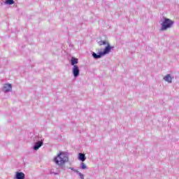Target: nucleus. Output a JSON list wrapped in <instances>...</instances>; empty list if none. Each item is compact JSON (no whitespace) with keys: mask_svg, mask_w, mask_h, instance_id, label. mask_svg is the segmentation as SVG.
Listing matches in <instances>:
<instances>
[{"mask_svg":"<svg viewBox=\"0 0 179 179\" xmlns=\"http://www.w3.org/2000/svg\"><path fill=\"white\" fill-rule=\"evenodd\" d=\"M69 160V157L67 152H60L54 159L55 163H56V164H57L58 166H62L63 164H65V163H67Z\"/></svg>","mask_w":179,"mask_h":179,"instance_id":"1","label":"nucleus"},{"mask_svg":"<svg viewBox=\"0 0 179 179\" xmlns=\"http://www.w3.org/2000/svg\"><path fill=\"white\" fill-rule=\"evenodd\" d=\"M160 24L161 31H166V30H169V29H171V27H173V24H174V21L171 20V19L164 17V20Z\"/></svg>","mask_w":179,"mask_h":179,"instance_id":"2","label":"nucleus"},{"mask_svg":"<svg viewBox=\"0 0 179 179\" xmlns=\"http://www.w3.org/2000/svg\"><path fill=\"white\" fill-rule=\"evenodd\" d=\"M72 73L74 78H78L80 73V70L79 69L78 66H74L72 69Z\"/></svg>","mask_w":179,"mask_h":179,"instance_id":"3","label":"nucleus"},{"mask_svg":"<svg viewBox=\"0 0 179 179\" xmlns=\"http://www.w3.org/2000/svg\"><path fill=\"white\" fill-rule=\"evenodd\" d=\"M114 47L110 45V43H108L107 46L104 48L103 52H101L103 55H106L107 54H110L111 52V50H113Z\"/></svg>","mask_w":179,"mask_h":179,"instance_id":"4","label":"nucleus"},{"mask_svg":"<svg viewBox=\"0 0 179 179\" xmlns=\"http://www.w3.org/2000/svg\"><path fill=\"white\" fill-rule=\"evenodd\" d=\"M12 91V85L11 84H5L3 87V92L4 93H9Z\"/></svg>","mask_w":179,"mask_h":179,"instance_id":"5","label":"nucleus"},{"mask_svg":"<svg viewBox=\"0 0 179 179\" xmlns=\"http://www.w3.org/2000/svg\"><path fill=\"white\" fill-rule=\"evenodd\" d=\"M43 140L38 141L35 143L34 145L33 146L34 150H38L40 149V147L43 146Z\"/></svg>","mask_w":179,"mask_h":179,"instance_id":"6","label":"nucleus"},{"mask_svg":"<svg viewBox=\"0 0 179 179\" xmlns=\"http://www.w3.org/2000/svg\"><path fill=\"white\" fill-rule=\"evenodd\" d=\"M25 178L26 175L23 172H16L15 179H24Z\"/></svg>","mask_w":179,"mask_h":179,"instance_id":"7","label":"nucleus"},{"mask_svg":"<svg viewBox=\"0 0 179 179\" xmlns=\"http://www.w3.org/2000/svg\"><path fill=\"white\" fill-rule=\"evenodd\" d=\"M92 56L94 59H99V58H101L103 55V53H101V52H99L98 55L96 52H92Z\"/></svg>","mask_w":179,"mask_h":179,"instance_id":"8","label":"nucleus"},{"mask_svg":"<svg viewBox=\"0 0 179 179\" xmlns=\"http://www.w3.org/2000/svg\"><path fill=\"white\" fill-rule=\"evenodd\" d=\"M164 80L165 82H168V83H171L173 82V78H171V75L167 74L164 77Z\"/></svg>","mask_w":179,"mask_h":179,"instance_id":"9","label":"nucleus"},{"mask_svg":"<svg viewBox=\"0 0 179 179\" xmlns=\"http://www.w3.org/2000/svg\"><path fill=\"white\" fill-rule=\"evenodd\" d=\"M78 160H80V162H85V160H86V155L84 153H79Z\"/></svg>","mask_w":179,"mask_h":179,"instance_id":"10","label":"nucleus"},{"mask_svg":"<svg viewBox=\"0 0 179 179\" xmlns=\"http://www.w3.org/2000/svg\"><path fill=\"white\" fill-rule=\"evenodd\" d=\"M78 63V59L75 57L71 58V65H72L73 66H78V65H76Z\"/></svg>","mask_w":179,"mask_h":179,"instance_id":"11","label":"nucleus"},{"mask_svg":"<svg viewBox=\"0 0 179 179\" xmlns=\"http://www.w3.org/2000/svg\"><path fill=\"white\" fill-rule=\"evenodd\" d=\"M108 44V43H107V41H100L99 42V45L100 46H101V45H107Z\"/></svg>","mask_w":179,"mask_h":179,"instance_id":"12","label":"nucleus"},{"mask_svg":"<svg viewBox=\"0 0 179 179\" xmlns=\"http://www.w3.org/2000/svg\"><path fill=\"white\" fill-rule=\"evenodd\" d=\"M5 3L7 5H13L15 3V1L13 0H6Z\"/></svg>","mask_w":179,"mask_h":179,"instance_id":"13","label":"nucleus"},{"mask_svg":"<svg viewBox=\"0 0 179 179\" xmlns=\"http://www.w3.org/2000/svg\"><path fill=\"white\" fill-rule=\"evenodd\" d=\"M80 169H82V170H86V169H87V166H86V164H85V163L82 162L80 164Z\"/></svg>","mask_w":179,"mask_h":179,"instance_id":"14","label":"nucleus"},{"mask_svg":"<svg viewBox=\"0 0 179 179\" xmlns=\"http://www.w3.org/2000/svg\"><path fill=\"white\" fill-rule=\"evenodd\" d=\"M76 174H78L79 176L80 179H85V175H83L82 173L79 172V171H78Z\"/></svg>","mask_w":179,"mask_h":179,"instance_id":"15","label":"nucleus"},{"mask_svg":"<svg viewBox=\"0 0 179 179\" xmlns=\"http://www.w3.org/2000/svg\"><path fill=\"white\" fill-rule=\"evenodd\" d=\"M69 169H70V170H72V171H74V173H76L78 171L77 169H75V168H73V167H70Z\"/></svg>","mask_w":179,"mask_h":179,"instance_id":"16","label":"nucleus"},{"mask_svg":"<svg viewBox=\"0 0 179 179\" xmlns=\"http://www.w3.org/2000/svg\"><path fill=\"white\" fill-rule=\"evenodd\" d=\"M50 174H55V176H57L58 174V173L50 171Z\"/></svg>","mask_w":179,"mask_h":179,"instance_id":"17","label":"nucleus"}]
</instances>
